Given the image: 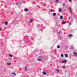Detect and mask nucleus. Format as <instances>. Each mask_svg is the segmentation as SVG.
<instances>
[{
    "mask_svg": "<svg viewBox=\"0 0 77 77\" xmlns=\"http://www.w3.org/2000/svg\"><path fill=\"white\" fill-rule=\"evenodd\" d=\"M12 74H13L14 75H16V73L14 72L12 73Z\"/></svg>",
    "mask_w": 77,
    "mask_h": 77,
    "instance_id": "nucleus-19",
    "label": "nucleus"
},
{
    "mask_svg": "<svg viewBox=\"0 0 77 77\" xmlns=\"http://www.w3.org/2000/svg\"><path fill=\"white\" fill-rule=\"evenodd\" d=\"M25 69L26 71H27V68L26 67V66H25Z\"/></svg>",
    "mask_w": 77,
    "mask_h": 77,
    "instance_id": "nucleus-17",
    "label": "nucleus"
},
{
    "mask_svg": "<svg viewBox=\"0 0 77 77\" xmlns=\"http://www.w3.org/2000/svg\"><path fill=\"white\" fill-rule=\"evenodd\" d=\"M39 58L41 59L42 60H45L47 58V57L45 56V57L44 56H40L39 57Z\"/></svg>",
    "mask_w": 77,
    "mask_h": 77,
    "instance_id": "nucleus-1",
    "label": "nucleus"
},
{
    "mask_svg": "<svg viewBox=\"0 0 77 77\" xmlns=\"http://www.w3.org/2000/svg\"><path fill=\"white\" fill-rule=\"evenodd\" d=\"M31 44H32V43H31Z\"/></svg>",
    "mask_w": 77,
    "mask_h": 77,
    "instance_id": "nucleus-42",
    "label": "nucleus"
},
{
    "mask_svg": "<svg viewBox=\"0 0 77 77\" xmlns=\"http://www.w3.org/2000/svg\"><path fill=\"white\" fill-rule=\"evenodd\" d=\"M43 27V26H42V25L41 24V26H40V27H41V28H42Z\"/></svg>",
    "mask_w": 77,
    "mask_h": 77,
    "instance_id": "nucleus-22",
    "label": "nucleus"
},
{
    "mask_svg": "<svg viewBox=\"0 0 77 77\" xmlns=\"http://www.w3.org/2000/svg\"><path fill=\"white\" fill-rule=\"evenodd\" d=\"M9 57H12V55H11V54H10L9 55Z\"/></svg>",
    "mask_w": 77,
    "mask_h": 77,
    "instance_id": "nucleus-24",
    "label": "nucleus"
},
{
    "mask_svg": "<svg viewBox=\"0 0 77 77\" xmlns=\"http://www.w3.org/2000/svg\"><path fill=\"white\" fill-rule=\"evenodd\" d=\"M63 24H65V21H64V22H63Z\"/></svg>",
    "mask_w": 77,
    "mask_h": 77,
    "instance_id": "nucleus-34",
    "label": "nucleus"
},
{
    "mask_svg": "<svg viewBox=\"0 0 77 77\" xmlns=\"http://www.w3.org/2000/svg\"><path fill=\"white\" fill-rule=\"evenodd\" d=\"M60 9V8H59V12H62V10L61 9Z\"/></svg>",
    "mask_w": 77,
    "mask_h": 77,
    "instance_id": "nucleus-16",
    "label": "nucleus"
},
{
    "mask_svg": "<svg viewBox=\"0 0 77 77\" xmlns=\"http://www.w3.org/2000/svg\"><path fill=\"white\" fill-rule=\"evenodd\" d=\"M43 75H46V72H45L43 71Z\"/></svg>",
    "mask_w": 77,
    "mask_h": 77,
    "instance_id": "nucleus-10",
    "label": "nucleus"
},
{
    "mask_svg": "<svg viewBox=\"0 0 77 77\" xmlns=\"http://www.w3.org/2000/svg\"><path fill=\"white\" fill-rule=\"evenodd\" d=\"M2 30V28H0V30Z\"/></svg>",
    "mask_w": 77,
    "mask_h": 77,
    "instance_id": "nucleus-38",
    "label": "nucleus"
},
{
    "mask_svg": "<svg viewBox=\"0 0 77 77\" xmlns=\"http://www.w3.org/2000/svg\"><path fill=\"white\" fill-rule=\"evenodd\" d=\"M74 21V20H73V19L72 18L70 20L71 22H72V21Z\"/></svg>",
    "mask_w": 77,
    "mask_h": 77,
    "instance_id": "nucleus-21",
    "label": "nucleus"
},
{
    "mask_svg": "<svg viewBox=\"0 0 77 77\" xmlns=\"http://www.w3.org/2000/svg\"><path fill=\"white\" fill-rule=\"evenodd\" d=\"M69 25H71V23L70 22L69 23Z\"/></svg>",
    "mask_w": 77,
    "mask_h": 77,
    "instance_id": "nucleus-33",
    "label": "nucleus"
},
{
    "mask_svg": "<svg viewBox=\"0 0 77 77\" xmlns=\"http://www.w3.org/2000/svg\"><path fill=\"white\" fill-rule=\"evenodd\" d=\"M72 35L71 34H70L68 35V36H69V37H72Z\"/></svg>",
    "mask_w": 77,
    "mask_h": 77,
    "instance_id": "nucleus-11",
    "label": "nucleus"
},
{
    "mask_svg": "<svg viewBox=\"0 0 77 77\" xmlns=\"http://www.w3.org/2000/svg\"><path fill=\"white\" fill-rule=\"evenodd\" d=\"M7 64L8 66L9 65H11V63H7Z\"/></svg>",
    "mask_w": 77,
    "mask_h": 77,
    "instance_id": "nucleus-13",
    "label": "nucleus"
},
{
    "mask_svg": "<svg viewBox=\"0 0 77 77\" xmlns=\"http://www.w3.org/2000/svg\"><path fill=\"white\" fill-rule=\"evenodd\" d=\"M50 12H53V10L52 9H51L50 10Z\"/></svg>",
    "mask_w": 77,
    "mask_h": 77,
    "instance_id": "nucleus-29",
    "label": "nucleus"
},
{
    "mask_svg": "<svg viewBox=\"0 0 77 77\" xmlns=\"http://www.w3.org/2000/svg\"><path fill=\"white\" fill-rule=\"evenodd\" d=\"M64 56L66 57H68V54H65Z\"/></svg>",
    "mask_w": 77,
    "mask_h": 77,
    "instance_id": "nucleus-12",
    "label": "nucleus"
},
{
    "mask_svg": "<svg viewBox=\"0 0 77 77\" xmlns=\"http://www.w3.org/2000/svg\"><path fill=\"white\" fill-rule=\"evenodd\" d=\"M60 19H63V16H61L60 17Z\"/></svg>",
    "mask_w": 77,
    "mask_h": 77,
    "instance_id": "nucleus-15",
    "label": "nucleus"
},
{
    "mask_svg": "<svg viewBox=\"0 0 77 77\" xmlns=\"http://www.w3.org/2000/svg\"><path fill=\"white\" fill-rule=\"evenodd\" d=\"M71 49H74V47H73V48H71Z\"/></svg>",
    "mask_w": 77,
    "mask_h": 77,
    "instance_id": "nucleus-37",
    "label": "nucleus"
},
{
    "mask_svg": "<svg viewBox=\"0 0 77 77\" xmlns=\"http://www.w3.org/2000/svg\"><path fill=\"white\" fill-rule=\"evenodd\" d=\"M4 47H5V45H4Z\"/></svg>",
    "mask_w": 77,
    "mask_h": 77,
    "instance_id": "nucleus-41",
    "label": "nucleus"
},
{
    "mask_svg": "<svg viewBox=\"0 0 77 77\" xmlns=\"http://www.w3.org/2000/svg\"><path fill=\"white\" fill-rule=\"evenodd\" d=\"M62 6H65V3H63Z\"/></svg>",
    "mask_w": 77,
    "mask_h": 77,
    "instance_id": "nucleus-20",
    "label": "nucleus"
},
{
    "mask_svg": "<svg viewBox=\"0 0 77 77\" xmlns=\"http://www.w3.org/2000/svg\"><path fill=\"white\" fill-rule=\"evenodd\" d=\"M55 2L56 3H57V2H59V0H56L55 1Z\"/></svg>",
    "mask_w": 77,
    "mask_h": 77,
    "instance_id": "nucleus-26",
    "label": "nucleus"
},
{
    "mask_svg": "<svg viewBox=\"0 0 77 77\" xmlns=\"http://www.w3.org/2000/svg\"><path fill=\"white\" fill-rule=\"evenodd\" d=\"M69 1L70 2H71V0H69Z\"/></svg>",
    "mask_w": 77,
    "mask_h": 77,
    "instance_id": "nucleus-35",
    "label": "nucleus"
},
{
    "mask_svg": "<svg viewBox=\"0 0 77 77\" xmlns=\"http://www.w3.org/2000/svg\"><path fill=\"white\" fill-rule=\"evenodd\" d=\"M61 38H62V37H61V36H60L59 37V38L60 39H61Z\"/></svg>",
    "mask_w": 77,
    "mask_h": 77,
    "instance_id": "nucleus-23",
    "label": "nucleus"
},
{
    "mask_svg": "<svg viewBox=\"0 0 77 77\" xmlns=\"http://www.w3.org/2000/svg\"><path fill=\"white\" fill-rule=\"evenodd\" d=\"M69 10L70 11V12L71 14H72V10H71V7H69Z\"/></svg>",
    "mask_w": 77,
    "mask_h": 77,
    "instance_id": "nucleus-4",
    "label": "nucleus"
},
{
    "mask_svg": "<svg viewBox=\"0 0 77 77\" xmlns=\"http://www.w3.org/2000/svg\"><path fill=\"white\" fill-rule=\"evenodd\" d=\"M57 72H59L60 70L59 69H56Z\"/></svg>",
    "mask_w": 77,
    "mask_h": 77,
    "instance_id": "nucleus-14",
    "label": "nucleus"
},
{
    "mask_svg": "<svg viewBox=\"0 0 77 77\" xmlns=\"http://www.w3.org/2000/svg\"><path fill=\"white\" fill-rule=\"evenodd\" d=\"M39 50H37L36 49H35V50L33 52V53H34V52H35H35H36V51H38Z\"/></svg>",
    "mask_w": 77,
    "mask_h": 77,
    "instance_id": "nucleus-8",
    "label": "nucleus"
},
{
    "mask_svg": "<svg viewBox=\"0 0 77 77\" xmlns=\"http://www.w3.org/2000/svg\"><path fill=\"white\" fill-rule=\"evenodd\" d=\"M66 60H64L62 61V63H66Z\"/></svg>",
    "mask_w": 77,
    "mask_h": 77,
    "instance_id": "nucleus-2",
    "label": "nucleus"
},
{
    "mask_svg": "<svg viewBox=\"0 0 77 77\" xmlns=\"http://www.w3.org/2000/svg\"><path fill=\"white\" fill-rule=\"evenodd\" d=\"M29 25H30V23H29Z\"/></svg>",
    "mask_w": 77,
    "mask_h": 77,
    "instance_id": "nucleus-40",
    "label": "nucleus"
},
{
    "mask_svg": "<svg viewBox=\"0 0 77 77\" xmlns=\"http://www.w3.org/2000/svg\"><path fill=\"white\" fill-rule=\"evenodd\" d=\"M31 39H32V40H33V39H34V37H31Z\"/></svg>",
    "mask_w": 77,
    "mask_h": 77,
    "instance_id": "nucleus-27",
    "label": "nucleus"
},
{
    "mask_svg": "<svg viewBox=\"0 0 77 77\" xmlns=\"http://www.w3.org/2000/svg\"><path fill=\"white\" fill-rule=\"evenodd\" d=\"M53 15L54 17H55V16L57 14H56V13H53Z\"/></svg>",
    "mask_w": 77,
    "mask_h": 77,
    "instance_id": "nucleus-9",
    "label": "nucleus"
},
{
    "mask_svg": "<svg viewBox=\"0 0 77 77\" xmlns=\"http://www.w3.org/2000/svg\"><path fill=\"white\" fill-rule=\"evenodd\" d=\"M63 69H65V66H63Z\"/></svg>",
    "mask_w": 77,
    "mask_h": 77,
    "instance_id": "nucleus-28",
    "label": "nucleus"
},
{
    "mask_svg": "<svg viewBox=\"0 0 77 77\" xmlns=\"http://www.w3.org/2000/svg\"><path fill=\"white\" fill-rule=\"evenodd\" d=\"M38 61H42V59H38Z\"/></svg>",
    "mask_w": 77,
    "mask_h": 77,
    "instance_id": "nucleus-18",
    "label": "nucleus"
},
{
    "mask_svg": "<svg viewBox=\"0 0 77 77\" xmlns=\"http://www.w3.org/2000/svg\"><path fill=\"white\" fill-rule=\"evenodd\" d=\"M60 33H61V31H60L58 33L59 35H60Z\"/></svg>",
    "mask_w": 77,
    "mask_h": 77,
    "instance_id": "nucleus-31",
    "label": "nucleus"
},
{
    "mask_svg": "<svg viewBox=\"0 0 77 77\" xmlns=\"http://www.w3.org/2000/svg\"><path fill=\"white\" fill-rule=\"evenodd\" d=\"M61 56L62 57H63V54H61Z\"/></svg>",
    "mask_w": 77,
    "mask_h": 77,
    "instance_id": "nucleus-25",
    "label": "nucleus"
},
{
    "mask_svg": "<svg viewBox=\"0 0 77 77\" xmlns=\"http://www.w3.org/2000/svg\"><path fill=\"white\" fill-rule=\"evenodd\" d=\"M73 54L74 55V56H77V53L76 52H74L73 53Z\"/></svg>",
    "mask_w": 77,
    "mask_h": 77,
    "instance_id": "nucleus-3",
    "label": "nucleus"
},
{
    "mask_svg": "<svg viewBox=\"0 0 77 77\" xmlns=\"http://www.w3.org/2000/svg\"><path fill=\"white\" fill-rule=\"evenodd\" d=\"M57 48H60V46L59 45H58L57 46Z\"/></svg>",
    "mask_w": 77,
    "mask_h": 77,
    "instance_id": "nucleus-30",
    "label": "nucleus"
},
{
    "mask_svg": "<svg viewBox=\"0 0 77 77\" xmlns=\"http://www.w3.org/2000/svg\"><path fill=\"white\" fill-rule=\"evenodd\" d=\"M24 11L25 12H28V11H29V10L28 9L26 8L24 9Z\"/></svg>",
    "mask_w": 77,
    "mask_h": 77,
    "instance_id": "nucleus-6",
    "label": "nucleus"
},
{
    "mask_svg": "<svg viewBox=\"0 0 77 77\" xmlns=\"http://www.w3.org/2000/svg\"><path fill=\"white\" fill-rule=\"evenodd\" d=\"M33 20L30 19V20L29 21V23H32V22H33Z\"/></svg>",
    "mask_w": 77,
    "mask_h": 77,
    "instance_id": "nucleus-5",
    "label": "nucleus"
},
{
    "mask_svg": "<svg viewBox=\"0 0 77 77\" xmlns=\"http://www.w3.org/2000/svg\"><path fill=\"white\" fill-rule=\"evenodd\" d=\"M4 24L6 26H7L8 24V23L7 21L5 22Z\"/></svg>",
    "mask_w": 77,
    "mask_h": 77,
    "instance_id": "nucleus-7",
    "label": "nucleus"
},
{
    "mask_svg": "<svg viewBox=\"0 0 77 77\" xmlns=\"http://www.w3.org/2000/svg\"><path fill=\"white\" fill-rule=\"evenodd\" d=\"M18 3H19V2H17L16 3V5H18Z\"/></svg>",
    "mask_w": 77,
    "mask_h": 77,
    "instance_id": "nucleus-32",
    "label": "nucleus"
},
{
    "mask_svg": "<svg viewBox=\"0 0 77 77\" xmlns=\"http://www.w3.org/2000/svg\"><path fill=\"white\" fill-rule=\"evenodd\" d=\"M27 37H26L25 39H27Z\"/></svg>",
    "mask_w": 77,
    "mask_h": 77,
    "instance_id": "nucleus-36",
    "label": "nucleus"
},
{
    "mask_svg": "<svg viewBox=\"0 0 77 77\" xmlns=\"http://www.w3.org/2000/svg\"><path fill=\"white\" fill-rule=\"evenodd\" d=\"M73 45H72V46H71V47H73Z\"/></svg>",
    "mask_w": 77,
    "mask_h": 77,
    "instance_id": "nucleus-39",
    "label": "nucleus"
}]
</instances>
